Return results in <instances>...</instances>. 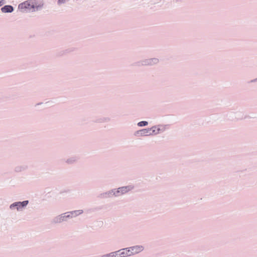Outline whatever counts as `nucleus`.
Segmentation results:
<instances>
[{
  "label": "nucleus",
  "mask_w": 257,
  "mask_h": 257,
  "mask_svg": "<svg viewBox=\"0 0 257 257\" xmlns=\"http://www.w3.org/2000/svg\"><path fill=\"white\" fill-rule=\"evenodd\" d=\"M148 124V122L146 121H142L138 123V125L140 126H145Z\"/></svg>",
  "instance_id": "nucleus-9"
},
{
  "label": "nucleus",
  "mask_w": 257,
  "mask_h": 257,
  "mask_svg": "<svg viewBox=\"0 0 257 257\" xmlns=\"http://www.w3.org/2000/svg\"><path fill=\"white\" fill-rule=\"evenodd\" d=\"M3 13H11L14 10L13 8L11 6H5L1 9Z\"/></svg>",
  "instance_id": "nucleus-5"
},
{
  "label": "nucleus",
  "mask_w": 257,
  "mask_h": 257,
  "mask_svg": "<svg viewBox=\"0 0 257 257\" xmlns=\"http://www.w3.org/2000/svg\"><path fill=\"white\" fill-rule=\"evenodd\" d=\"M128 189L127 187H123L118 188V192H121L122 193H126L128 191Z\"/></svg>",
  "instance_id": "nucleus-7"
},
{
  "label": "nucleus",
  "mask_w": 257,
  "mask_h": 257,
  "mask_svg": "<svg viewBox=\"0 0 257 257\" xmlns=\"http://www.w3.org/2000/svg\"><path fill=\"white\" fill-rule=\"evenodd\" d=\"M28 203V201H24L22 202H18V203H16V205H22V207H24L25 206H26Z\"/></svg>",
  "instance_id": "nucleus-8"
},
{
  "label": "nucleus",
  "mask_w": 257,
  "mask_h": 257,
  "mask_svg": "<svg viewBox=\"0 0 257 257\" xmlns=\"http://www.w3.org/2000/svg\"><path fill=\"white\" fill-rule=\"evenodd\" d=\"M4 4V0H0V7L3 5Z\"/></svg>",
  "instance_id": "nucleus-12"
},
{
  "label": "nucleus",
  "mask_w": 257,
  "mask_h": 257,
  "mask_svg": "<svg viewBox=\"0 0 257 257\" xmlns=\"http://www.w3.org/2000/svg\"><path fill=\"white\" fill-rule=\"evenodd\" d=\"M37 8V3L35 0H27L18 6V9L22 12L34 11Z\"/></svg>",
  "instance_id": "nucleus-1"
},
{
  "label": "nucleus",
  "mask_w": 257,
  "mask_h": 257,
  "mask_svg": "<svg viewBox=\"0 0 257 257\" xmlns=\"http://www.w3.org/2000/svg\"><path fill=\"white\" fill-rule=\"evenodd\" d=\"M102 257H120V255L118 254V251H116L104 255Z\"/></svg>",
  "instance_id": "nucleus-6"
},
{
  "label": "nucleus",
  "mask_w": 257,
  "mask_h": 257,
  "mask_svg": "<svg viewBox=\"0 0 257 257\" xmlns=\"http://www.w3.org/2000/svg\"><path fill=\"white\" fill-rule=\"evenodd\" d=\"M118 254L120 257H125L127 256L132 255L131 251L130 250V247L123 248L121 250L118 251Z\"/></svg>",
  "instance_id": "nucleus-3"
},
{
  "label": "nucleus",
  "mask_w": 257,
  "mask_h": 257,
  "mask_svg": "<svg viewBox=\"0 0 257 257\" xmlns=\"http://www.w3.org/2000/svg\"><path fill=\"white\" fill-rule=\"evenodd\" d=\"M144 249V247L142 245H137L130 247V250L132 252V255L138 253Z\"/></svg>",
  "instance_id": "nucleus-4"
},
{
  "label": "nucleus",
  "mask_w": 257,
  "mask_h": 257,
  "mask_svg": "<svg viewBox=\"0 0 257 257\" xmlns=\"http://www.w3.org/2000/svg\"><path fill=\"white\" fill-rule=\"evenodd\" d=\"M12 206H17V208L18 209L19 207H22V205H16V204H13V205H11V207H12Z\"/></svg>",
  "instance_id": "nucleus-11"
},
{
  "label": "nucleus",
  "mask_w": 257,
  "mask_h": 257,
  "mask_svg": "<svg viewBox=\"0 0 257 257\" xmlns=\"http://www.w3.org/2000/svg\"><path fill=\"white\" fill-rule=\"evenodd\" d=\"M67 0H58V3L59 4H61L64 3Z\"/></svg>",
  "instance_id": "nucleus-10"
},
{
  "label": "nucleus",
  "mask_w": 257,
  "mask_h": 257,
  "mask_svg": "<svg viewBox=\"0 0 257 257\" xmlns=\"http://www.w3.org/2000/svg\"><path fill=\"white\" fill-rule=\"evenodd\" d=\"M158 132H156V127H153L151 128L143 129L137 133V135L139 136H147L157 134Z\"/></svg>",
  "instance_id": "nucleus-2"
}]
</instances>
